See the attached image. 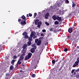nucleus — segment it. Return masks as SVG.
Instances as JSON below:
<instances>
[{"instance_id":"40","label":"nucleus","mask_w":79,"mask_h":79,"mask_svg":"<svg viewBox=\"0 0 79 79\" xmlns=\"http://www.w3.org/2000/svg\"><path fill=\"white\" fill-rule=\"evenodd\" d=\"M21 19H19H19H18V21L19 23V22L20 21H21Z\"/></svg>"},{"instance_id":"28","label":"nucleus","mask_w":79,"mask_h":79,"mask_svg":"<svg viewBox=\"0 0 79 79\" xmlns=\"http://www.w3.org/2000/svg\"><path fill=\"white\" fill-rule=\"evenodd\" d=\"M29 38V36H28V35H25V39H27V38Z\"/></svg>"},{"instance_id":"50","label":"nucleus","mask_w":79,"mask_h":79,"mask_svg":"<svg viewBox=\"0 0 79 79\" xmlns=\"http://www.w3.org/2000/svg\"><path fill=\"white\" fill-rule=\"evenodd\" d=\"M6 76H10V75L8 73H7L6 74Z\"/></svg>"},{"instance_id":"60","label":"nucleus","mask_w":79,"mask_h":79,"mask_svg":"<svg viewBox=\"0 0 79 79\" xmlns=\"http://www.w3.org/2000/svg\"><path fill=\"white\" fill-rule=\"evenodd\" d=\"M77 49H79V46H77Z\"/></svg>"},{"instance_id":"37","label":"nucleus","mask_w":79,"mask_h":79,"mask_svg":"<svg viewBox=\"0 0 79 79\" xmlns=\"http://www.w3.org/2000/svg\"><path fill=\"white\" fill-rule=\"evenodd\" d=\"M75 72H78L79 71V69H75Z\"/></svg>"},{"instance_id":"21","label":"nucleus","mask_w":79,"mask_h":79,"mask_svg":"<svg viewBox=\"0 0 79 79\" xmlns=\"http://www.w3.org/2000/svg\"><path fill=\"white\" fill-rule=\"evenodd\" d=\"M13 68H14V67H13V65H11L10 67V70H13Z\"/></svg>"},{"instance_id":"10","label":"nucleus","mask_w":79,"mask_h":79,"mask_svg":"<svg viewBox=\"0 0 79 79\" xmlns=\"http://www.w3.org/2000/svg\"><path fill=\"white\" fill-rule=\"evenodd\" d=\"M73 28H70L68 30L69 32V33H71V32H73Z\"/></svg>"},{"instance_id":"35","label":"nucleus","mask_w":79,"mask_h":79,"mask_svg":"<svg viewBox=\"0 0 79 79\" xmlns=\"http://www.w3.org/2000/svg\"><path fill=\"white\" fill-rule=\"evenodd\" d=\"M17 58V56H16L15 55L14 57H13V59L15 60V59H16Z\"/></svg>"},{"instance_id":"17","label":"nucleus","mask_w":79,"mask_h":79,"mask_svg":"<svg viewBox=\"0 0 79 79\" xmlns=\"http://www.w3.org/2000/svg\"><path fill=\"white\" fill-rule=\"evenodd\" d=\"M54 24L56 25H57V24H59V22H58V21H56L54 22Z\"/></svg>"},{"instance_id":"30","label":"nucleus","mask_w":79,"mask_h":79,"mask_svg":"<svg viewBox=\"0 0 79 79\" xmlns=\"http://www.w3.org/2000/svg\"><path fill=\"white\" fill-rule=\"evenodd\" d=\"M73 37H76V33H74L73 35Z\"/></svg>"},{"instance_id":"12","label":"nucleus","mask_w":79,"mask_h":79,"mask_svg":"<svg viewBox=\"0 0 79 79\" xmlns=\"http://www.w3.org/2000/svg\"><path fill=\"white\" fill-rule=\"evenodd\" d=\"M28 40H29V42H32V38L31 37H29L28 38Z\"/></svg>"},{"instance_id":"56","label":"nucleus","mask_w":79,"mask_h":79,"mask_svg":"<svg viewBox=\"0 0 79 79\" xmlns=\"http://www.w3.org/2000/svg\"><path fill=\"white\" fill-rule=\"evenodd\" d=\"M48 42H46L45 43V45H48Z\"/></svg>"},{"instance_id":"2","label":"nucleus","mask_w":79,"mask_h":79,"mask_svg":"<svg viewBox=\"0 0 79 79\" xmlns=\"http://www.w3.org/2000/svg\"><path fill=\"white\" fill-rule=\"evenodd\" d=\"M27 45L26 44H25L23 46V48L22 53H26V50H27Z\"/></svg>"},{"instance_id":"59","label":"nucleus","mask_w":79,"mask_h":79,"mask_svg":"<svg viewBox=\"0 0 79 79\" xmlns=\"http://www.w3.org/2000/svg\"><path fill=\"white\" fill-rule=\"evenodd\" d=\"M69 16H71L72 15V14L71 13H70L69 14Z\"/></svg>"},{"instance_id":"16","label":"nucleus","mask_w":79,"mask_h":79,"mask_svg":"<svg viewBox=\"0 0 79 79\" xmlns=\"http://www.w3.org/2000/svg\"><path fill=\"white\" fill-rule=\"evenodd\" d=\"M50 11H51V12L52 13H53V7H51V9H50Z\"/></svg>"},{"instance_id":"20","label":"nucleus","mask_w":79,"mask_h":79,"mask_svg":"<svg viewBox=\"0 0 79 79\" xmlns=\"http://www.w3.org/2000/svg\"><path fill=\"white\" fill-rule=\"evenodd\" d=\"M60 3H61V2H58L57 4V5L58 6V7H59L61 5V4Z\"/></svg>"},{"instance_id":"54","label":"nucleus","mask_w":79,"mask_h":79,"mask_svg":"<svg viewBox=\"0 0 79 79\" xmlns=\"http://www.w3.org/2000/svg\"><path fill=\"white\" fill-rule=\"evenodd\" d=\"M35 45L33 44L32 45V47H35Z\"/></svg>"},{"instance_id":"49","label":"nucleus","mask_w":79,"mask_h":79,"mask_svg":"<svg viewBox=\"0 0 79 79\" xmlns=\"http://www.w3.org/2000/svg\"><path fill=\"white\" fill-rule=\"evenodd\" d=\"M33 38V39H35V38H37V36L35 35H34Z\"/></svg>"},{"instance_id":"63","label":"nucleus","mask_w":79,"mask_h":79,"mask_svg":"<svg viewBox=\"0 0 79 79\" xmlns=\"http://www.w3.org/2000/svg\"><path fill=\"white\" fill-rule=\"evenodd\" d=\"M36 17V15H35L34 16V18H35V17Z\"/></svg>"},{"instance_id":"7","label":"nucleus","mask_w":79,"mask_h":79,"mask_svg":"<svg viewBox=\"0 0 79 79\" xmlns=\"http://www.w3.org/2000/svg\"><path fill=\"white\" fill-rule=\"evenodd\" d=\"M35 33V32H34V31H33L32 32H31V35H30V37H33L34 36V35H35V34H34Z\"/></svg>"},{"instance_id":"9","label":"nucleus","mask_w":79,"mask_h":79,"mask_svg":"<svg viewBox=\"0 0 79 79\" xmlns=\"http://www.w3.org/2000/svg\"><path fill=\"white\" fill-rule=\"evenodd\" d=\"M39 19H36L35 22V25H38V23L39 22Z\"/></svg>"},{"instance_id":"64","label":"nucleus","mask_w":79,"mask_h":79,"mask_svg":"<svg viewBox=\"0 0 79 79\" xmlns=\"http://www.w3.org/2000/svg\"><path fill=\"white\" fill-rule=\"evenodd\" d=\"M16 66L17 67H18V64L16 65Z\"/></svg>"},{"instance_id":"47","label":"nucleus","mask_w":79,"mask_h":79,"mask_svg":"<svg viewBox=\"0 0 79 79\" xmlns=\"http://www.w3.org/2000/svg\"><path fill=\"white\" fill-rule=\"evenodd\" d=\"M76 71H75V72H74L73 73V75L74 76V75H76Z\"/></svg>"},{"instance_id":"46","label":"nucleus","mask_w":79,"mask_h":79,"mask_svg":"<svg viewBox=\"0 0 79 79\" xmlns=\"http://www.w3.org/2000/svg\"><path fill=\"white\" fill-rule=\"evenodd\" d=\"M75 25H76V24L74 23V24L73 25V27H72V28H73V29H74V28H75L74 26H75Z\"/></svg>"},{"instance_id":"39","label":"nucleus","mask_w":79,"mask_h":79,"mask_svg":"<svg viewBox=\"0 0 79 79\" xmlns=\"http://www.w3.org/2000/svg\"><path fill=\"white\" fill-rule=\"evenodd\" d=\"M64 51L65 52H67L68 51V48H65V49H64Z\"/></svg>"},{"instance_id":"36","label":"nucleus","mask_w":79,"mask_h":79,"mask_svg":"<svg viewBox=\"0 0 79 79\" xmlns=\"http://www.w3.org/2000/svg\"><path fill=\"white\" fill-rule=\"evenodd\" d=\"M33 48L34 50H36L37 49V47L36 46H35L34 47H33V48Z\"/></svg>"},{"instance_id":"53","label":"nucleus","mask_w":79,"mask_h":79,"mask_svg":"<svg viewBox=\"0 0 79 79\" xmlns=\"http://www.w3.org/2000/svg\"><path fill=\"white\" fill-rule=\"evenodd\" d=\"M37 27H40V25L38 24L37 25Z\"/></svg>"},{"instance_id":"15","label":"nucleus","mask_w":79,"mask_h":79,"mask_svg":"<svg viewBox=\"0 0 79 79\" xmlns=\"http://www.w3.org/2000/svg\"><path fill=\"white\" fill-rule=\"evenodd\" d=\"M48 16H49V14H47L45 16V19H47L48 18Z\"/></svg>"},{"instance_id":"41","label":"nucleus","mask_w":79,"mask_h":79,"mask_svg":"<svg viewBox=\"0 0 79 79\" xmlns=\"http://www.w3.org/2000/svg\"><path fill=\"white\" fill-rule=\"evenodd\" d=\"M53 28H51L50 29V31H53Z\"/></svg>"},{"instance_id":"25","label":"nucleus","mask_w":79,"mask_h":79,"mask_svg":"<svg viewBox=\"0 0 79 79\" xmlns=\"http://www.w3.org/2000/svg\"><path fill=\"white\" fill-rule=\"evenodd\" d=\"M52 64H53V65H54L55 64V61L54 60H53L52 61Z\"/></svg>"},{"instance_id":"24","label":"nucleus","mask_w":79,"mask_h":79,"mask_svg":"<svg viewBox=\"0 0 79 79\" xmlns=\"http://www.w3.org/2000/svg\"><path fill=\"white\" fill-rule=\"evenodd\" d=\"M20 61H21V60H19L17 62V64H21V62Z\"/></svg>"},{"instance_id":"57","label":"nucleus","mask_w":79,"mask_h":79,"mask_svg":"<svg viewBox=\"0 0 79 79\" xmlns=\"http://www.w3.org/2000/svg\"><path fill=\"white\" fill-rule=\"evenodd\" d=\"M44 34H43V33H42L41 34V36H44Z\"/></svg>"},{"instance_id":"42","label":"nucleus","mask_w":79,"mask_h":79,"mask_svg":"<svg viewBox=\"0 0 79 79\" xmlns=\"http://www.w3.org/2000/svg\"><path fill=\"white\" fill-rule=\"evenodd\" d=\"M42 31L43 32H46V30L45 29H43L42 30Z\"/></svg>"},{"instance_id":"32","label":"nucleus","mask_w":79,"mask_h":79,"mask_svg":"<svg viewBox=\"0 0 79 79\" xmlns=\"http://www.w3.org/2000/svg\"><path fill=\"white\" fill-rule=\"evenodd\" d=\"M27 32H23V33L22 35H27Z\"/></svg>"},{"instance_id":"6","label":"nucleus","mask_w":79,"mask_h":79,"mask_svg":"<svg viewBox=\"0 0 79 79\" xmlns=\"http://www.w3.org/2000/svg\"><path fill=\"white\" fill-rule=\"evenodd\" d=\"M57 20L59 21H61L62 20V19L61 17H59V16H57Z\"/></svg>"},{"instance_id":"14","label":"nucleus","mask_w":79,"mask_h":79,"mask_svg":"<svg viewBox=\"0 0 79 79\" xmlns=\"http://www.w3.org/2000/svg\"><path fill=\"white\" fill-rule=\"evenodd\" d=\"M21 18H22L23 19H24V20H26V17L24 15L22 16L21 17Z\"/></svg>"},{"instance_id":"31","label":"nucleus","mask_w":79,"mask_h":79,"mask_svg":"<svg viewBox=\"0 0 79 79\" xmlns=\"http://www.w3.org/2000/svg\"><path fill=\"white\" fill-rule=\"evenodd\" d=\"M75 69H73L72 71V74H73V73H74V72H75Z\"/></svg>"},{"instance_id":"51","label":"nucleus","mask_w":79,"mask_h":79,"mask_svg":"<svg viewBox=\"0 0 79 79\" xmlns=\"http://www.w3.org/2000/svg\"><path fill=\"white\" fill-rule=\"evenodd\" d=\"M37 35L39 36L40 35V34L39 33V32H37Z\"/></svg>"},{"instance_id":"38","label":"nucleus","mask_w":79,"mask_h":79,"mask_svg":"<svg viewBox=\"0 0 79 79\" xmlns=\"http://www.w3.org/2000/svg\"><path fill=\"white\" fill-rule=\"evenodd\" d=\"M73 68H74V67H76V66H77V65H76V64H74L73 66Z\"/></svg>"},{"instance_id":"45","label":"nucleus","mask_w":79,"mask_h":79,"mask_svg":"<svg viewBox=\"0 0 79 79\" xmlns=\"http://www.w3.org/2000/svg\"><path fill=\"white\" fill-rule=\"evenodd\" d=\"M29 16H30V17L32 16V15L31 13H29Z\"/></svg>"},{"instance_id":"29","label":"nucleus","mask_w":79,"mask_h":79,"mask_svg":"<svg viewBox=\"0 0 79 79\" xmlns=\"http://www.w3.org/2000/svg\"><path fill=\"white\" fill-rule=\"evenodd\" d=\"M75 77L77 79H79V75H76Z\"/></svg>"},{"instance_id":"43","label":"nucleus","mask_w":79,"mask_h":79,"mask_svg":"<svg viewBox=\"0 0 79 79\" xmlns=\"http://www.w3.org/2000/svg\"><path fill=\"white\" fill-rule=\"evenodd\" d=\"M38 24L39 25H40H40H42V22H39L38 23Z\"/></svg>"},{"instance_id":"55","label":"nucleus","mask_w":79,"mask_h":79,"mask_svg":"<svg viewBox=\"0 0 79 79\" xmlns=\"http://www.w3.org/2000/svg\"><path fill=\"white\" fill-rule=\"evenodd\" d=\"M34 15L35 16H37V13H34Z\"/></svg>"},{"instance_id":"26","label":"nucleus","mask_w":79,"mask_h":79,"mask_svg":"<svg viewBox=\"0 0 79 79\" xmlns=\"http://www.w3.org/2000/svg\"><path fill=\"white\" fill-rule=\"evenodd\" d=\"M63 65H62L60 67V68L59 69V71H61V69H62V68H63Z\"/></svg>"},{"instance_id":"34","label":"nucleus","mask_w":79,"mask_h":79,"mask_svg":"<svg viewBox=\"0 0 79 79\" xmlns=\"http://www.w3.org/2000/svg\"><path fill=\"white\" fill-rule=\"evenodd\" d=\"M31 77H35V74H32Z\"/></svg>"},{"instance_id":"19","label":"nucleus","mask_w":79,"mask_h":79,"mask_svg":"<svg viewBox=\"0 0 79 79\" xmlns=\"http://www.w3.org/2000/svg\"><path fill=\"white\" fill-rule=\"evenodd\" d=\"M79 62L78 61H76V62H75L74 64L77 66V64H79Z\"/></svg>"},{"instance_id":"13","label":"nucleus","mask_w":79,"mask_h":79,"mask_svg":"<svg viewBox=\"0 0 79 79\" xmlns=\"http://www.w3.org/2000/svg\"><path fill=\"white\" fill-rule=\"evenodd\" d=\"M30 52L32 53L35 52V50L33 49V48H32L30 50Z\"/></svg>"},{"instance_id":"27","label":"nucleus","mask_w":79,"mask_h":79,"mask_svg":"<svg viewBox=\"0 0 79 79\" xmlns=\"http://www.w3.org/2000/svg\"><path fill=\"white\" fill-rule=\"evenodd\" d=\"M38 41H39V39H36L35 40V43L37 44V42H38Z\"/></svg>"},{"instance_id":"62","label":"nucleus","mask_w":79,"mask_h":79,"mask_svg":"<svg viewBox=\"0 0 79 79\" xmlns=\"http://www.w3.org/2000/svg\"><path fill=\"white\" fill-rule=\"evenodd\" d=\"M58 61V59H57L56 61H56V62Z\"/></svg>"},{"instance_id":"4","label":"nucleus","mask_w":79,"mask_h":79,"mask_svg":"<svg viewBox=\"0 0 79 79\" xmlns=\"http://www.w3.org/2000/svg\"><path fill=\"white\" fill-rule=\"evenodd\" d=\"M26 20H23V21H22L20 23V24L21 25H26Z\"/></svg>"},{"instance_id":"8","label":"nucleus","mask_w":79,"mask_h":79,"mask_svg":"<svg viewBox=\"0 0 79 79\" xmlns=\"http://www.w3.org/2000/svg\"><path fill=\"white\" fill-rule=\"evenodd\" d=\"M52 18L54 20H56L57 19V16L56 15H54L52 16Z\"/></svg>"},{"instance_id":"3","label":"nucleus","mask_w":79,"mask_h":79,"mask_svg":"<svg viewBox=\"0 0 79 79\" xmlns=\"http://www.w3.org/2000/svg\"><path fill=\"white\" fill-rule=\"evenodd\" d=\"M23 54H21L19 57V60L20 61H23L24 58V56H25V52H22Z\"/></svg>"},{"instance_id":"18","label":"nucleus","mask_w":79,"mask_h":79,"mask_svg":"<svg viewBox=\"0 0 79 79\" xmlns=\"http://www.w3.org/2000/svg\"><path fill=\"white\" fill-rule=\"evenodd\" d=\"M72 3L73 4H72V6L73 8H74L76 6V4L74 3H73V2H72Z\"/></svg>"},{"instance_id":"44","label":"nucleus","mask_w":79,"mask_h":79,"mask_svg":"<svg viewBox=\"0 0 79 79\" xmlns=\"http://www.w3.org/2000/svg\"><path fill=\"white\" fill-rule=\"evenodd\" d=\"M65 3H69V1L66 0L65 1Z\"/></svg>"},{"instance_id":"1","label":"nucleus","mask_w":79,"mask_h":79,"mask_svg":"<svg viewBox=\"0 0 79 79\" xmlns=\"http://www.w3.org/2000/svg\"><path fill=\"white\" fill-rule=\"evenodd\" d=\"M32 55V53L29 52L28 54L27 55H26L25 56L24 59V60L26 61L27 60L30 59V58H31Z\"/></svg>"},{"instance_id":"33","label":"nucleus","mask_w":79,"mask_h":79,"mask_svg":"<svg viewBox=\"0 0 79 79\" xmlns=\"http://www.w3.org/2000/svg\"><path fill=\"white\" fill-rule=\"evenodd\" d=\"M45 24H46V25H47V26H49L50 24H49V23H47V22H45Z\"/></svg>"},{"instance_id":"22","label":"nucleus","mask_w":79,"mask_h":79,"mask_svg":"<svg viewBox=\"0 0 79 79\" xmlns=\"http://www.w3.org/2000/svg\"><path fill=\"white\" fill-rule=\"evenodd\" d=\"M76 13V11H75V9H73L71 13Z\"/></svg>"},{"instance_id":"48","label":"nucleus","mask_w":79,"mask_h":79,"mask_svg":"<svg viewBox=\"0 0 79 79\" xmlns=\"http://www.w3.org/2000/svg\"><path fill=\"white\" fill-rule=\"evenodd\" d=\"M1 45L0 46V52H1V50H2V47L1 46Z\"/></svg>"},{"instance_id":"52","label":"nucleus","mask_w":79,"mask_h":79,"mask_svg":"<svg viewBox=\"0 0 79 79\" xmlns=\"http://www.w3.org/2000/svg\"><path fill=\"white\" fill-rule=\"evenodd\" d=\"M54 10L55 11H56L57 10V9H56V7H55L54 8Z\"/></svg>"},{"instance_id":"58","label":"nucleus","mask_w":79,"mask_h":79,"mask_svg":"<svg viewBox=\"0 0 79 79\" xmlns=\"http://www.w3.org/2000/svg\"><path fill=\"white\" fill-rule=\"evenodd\" d=\"M61 31V29H59V30H58V32L59 31Z\"/></svg>"},{"instance_id":"61","label":"nucleus","mask_w":79,"mask_h":79,"mask_svg":"<svg viewBox=\"0 0 79 79\" xmlns=\"http://www.w3.org/2000/svg\"><path fill=\"white\" fill-rule=\"evenodd\" d=\"M27 17H28V18H29V15H28V14H27Z\"/></svg>"},{"instance_id":"5","label":"nucleus","mask_w":79,"mask_h":79,"mask_svg":"<svg viewBox=\"0 0 79 79\" xmlns=\"http://www.w3.org/2000/svg\"><path fill=\"white\" fill-rule=\"evenodd\" d=\"M42 43V41L40 40H39L38 42L36 43L37 44V45L38 46H39V45H41V43Z\"/></svg>"},{"instance_id":"11","label":"nucleus","mask_w":79,"mask_h":79,"mask_svg":"<svg viewBox=\"0 0 79 79\" xmlns=\"http://www.w3.org/2000/svg\"><path fill=\"white\" fill-rule=\"evenodd\" d=\"M31 44H32V43H31V41H28L27 42V45H28V46H30L31 45Z\"/></svg>"},{"instance_id":"23","label":"nucleus","mask_w":79,"mask_h":79,"mask_svg":"<svg viewBox=\"0 0 79 79\" xmlns=\"http://www.w3.org/2000/svg\"><path fill=\"white\" fill-rule=\"evenodd\" d=\"M15 60H13L11 61V63L12 64H14L15 63Z\"/></svg>"}]
</instances>
